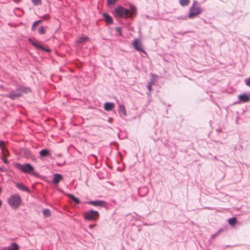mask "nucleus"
<instances>
[{
    "instance_id": "4c0bfd02",
    "label": "nucleus",
    "mask_w": 250,
    "mask_h": 250,
    "mask_svg": "<svg viewBox=\"0 0 250 250\" xmlns=\"http://www.w3.org/2000/svg\"><path fill=\"white\" fill-rule=\"evenodd\" d=\"M2 168H1V167H0V171H2Z\"/></svg>"
},
{
    "instance_id": "bb28decb",
    "label": "nucleus",
    "mask_w": 250,
    "mask_h": 250,
    "mask_svg": "<svg viewBox=\"0 0 250 250\" xmlns=\"http://www.w3.org/2000/svg\"><path fill=\"white\" fill-rule=\"evenodd\" d=\"M117 0H107V3L109 6L114 5Z\"/></svg>"
},
{
    "instance_id": "393cba45",
    "label": "nucleus",
    "mask_w": 250,
    "mask_h": 250,
    "mask_svg": "<svg viewBox=\"0 0 250 250\" xmlns=\"http://www.w3.org/2000/svg\"><path fill=\"white\" fill-rule=\"evenodd\" d=\"M46 31V27L44 26H41L38 30L39 33L41 35L45 34Z\"/></svg>"
},
{
    "instance_id": "c756f323",
    "label": "nucleus",
    "mask_w": 250,
    "mask_h": 250,
    "mask_svg": "<svg viewBox=\"0 0 250 250\" xmlns=\"http://www.w3.org/2000/svg\"><path fill=\"white\" fill-rule=\"evenodd\" d=\"M115 30L120 34H121V28L120 27H116L115 28Z\"/></svg>"
},
{
    "instance_id": "b1692460",
    "label": "nucleus",
    "mask_w": 250,
    "mask_h": 250,
    "mask_svg": "<svg viewBox=\"0 0 250 250\" xmlns=\"http://www.w3.org/2000/svg\"><path fill=\"white\" fill-rule=\"evenodd\" d=\"M88 39V38L87 37H83L79 38V39L77 41V43H82L85 42L86 41H87Z\"/></svg>"
},
{
    "instance_id": "72a5a7b5",
    "label": "nucleus",
    "mask_w": 250,
    "mask_h": 250,
    "mask_svg": "<svg viewBox=\"0 0 250 250\" xmlns=\"http://www.w3.org/2000/svg\"><path fill=\"white\" fill-rule=\"evenodd\" d=\"M42 21V20H38L35 22H36V23L38 24V23H41Z\"/></svg>"
},
{
    "instance_id": "9b49d317",
    "label": "nucleus",
    "mask_w": 250,
    "mask_h": 250,
    "mask_svg": "<svg viewBox=\"0 0 250 250\" xmlns=\"http://www.w3.org/2000/svg\"><path fill=\"white\" fill-rule=\"evenodd\" d=\"M239 100L243 103L248 102L250 101V97L246 94H243L239 96Z\"/></svg>"
},
{
    "instance_id": "20e7f679",
    "label": "nucleus",
    "mask_w": 250,
    "mask_h": 250,
    "mask_svg": "<svg viewBox=\"0 0 250 250\" xmlns=\"http://www.w3.org/2000/svg\"><path fill=\"white\" fill-rule=\"evenodd\" d=\"M21 198L18 194L12 195L8 199L7 202L12 208H17L19 207L21 203Z\"/></svg>"
},
{
    "instance_id": "423d86ee",
    "label": "nucleus",
    "mask_w": 250,
    "mask_h": 250,
    "mask_svg": "<svg viewBox=\"0 0 250 250\" xmlns=\"http://www.w3.org/2000/svg\"><path fill=\"white\" fill-rule=\"evenodd\" d=\"M132 44L133 46V48L137 51L146 53L145 51L142 48V43L139 39H134L132 43Z\"/></svg>"
},
{
    "instance_id": "a211bd4d",
    "label": "nucleus",
    "mask_w": 250,
    "mask_h": 250,
    "mask_svg": "<svg viewBox=\"0 0 250 250\" xmlns=\"http://www.w3.org/2000/svg\"><path fill=\"white\" fill-rule=\"evenodd\" d=\"M39 153L41 157H46L50 155L49 151L46 149L42 150Z\"/></svg>"
},
{
    "instance_id": "cd10ccee",
    "label": "nucleus",
    "mask_w": 250,
    "mask_h": 250,
    "mask_svg": "<svg viewBox=\"0 0 250 250\" xmlns=\"http://www.w3.org/2000/svg\"><path fill=\"white\" fill-rule=\"evenodd\" d=\"M153 83V80H152L147 85V87L148 90H149V92H150L151 90V86Z\"/></svg>"
},
{
    "instance_id": "4468645a",
    "label": "nucleus",
    "mask_w": 250,
    "mask_h": 250,
    "mask_svg": "<svg viewBox=\"0 0 250 250\" xmlns=\"http://www.w3.org/2000/svg\"><path fill=\"white\" fill-rule=\"evenodd\" d=\"M62 179V176L60 174L56 173L54 175L53 182L54 184H58Z\"/></svg>"
},
{
    "instance_id": "39448f33",
    "label": "nucleus",
    "mask_w": 250,
    "mask_h": 250,
    "mask_svg": "<svg viewBox=\"0 0 250 250\" xmlns=\"http://www.w3.org/2000/svg\"><path fill=\"white\" fill-rule=\"evenodd\" d=\"M99 216L100 214L98 211L94 210L93 209H90L88 211H86L83 214L84 219L88 221L96 220Z\"/></svg>"
},
{
    "instance_id": "aec40b11",
    "label": "nucleus",
    "mask_w": 250,
    "mask_h": 250,
    "mask_svg": "<svg viewBox=\"0 0 250 250\" xmlns=\"http://www.w3.org/2000/svg\"><path fill=\"white\" fill-rule=\"evenodd\" d=\"M4 141L1 140L0 141V147L1 149L2 153H3V155L5 156H6V152H7V151L5 150V148L4 146Z\"/></svg>"
},
{
    "instance_id": "2eb2a0df",
    "label": "nucleus",
    "mask_w": 250,
    "mask_h": 250,
    "mask_svg": "<svg viewBox=\"0 0 250 250\" xmlns=\"http://www.w3.org/2000/svg\"><path fill=\"white\" fill-rule=\"evenodd\" d=\"M103 16L104 19L105 21L107 24H112L113 23V20L112 17L106 13H104Z\"/></svg>"
},
{
    "instance_id": "f704fd0d",
    "label": "nucleus",
    "mask_w": 250,
    "mask_h": 250,
    "mask_svg": "<svg viewBox=\"0 0 250 250\" xmlns=\"http://www.w3.org/2000/svg\"><path fill=\"white\" fill-rule=\"evenodd\" d=\"M220 231V230H219V231H218V232L217 233H215V234H213V235H212V237H215L216 236H217V235L218 233V232H219Z\"/></svg>"
},
{
    "instance_id": "6e6552de",
    "label": "nucleus",
    "mask_w": 250,
    "mask_h": 250,
    "mask_svg": "<svg viewBox=\"0 0 250 250\" xmlns=\"http://www.w3.org/2000/svg\"><path fill=\"white\" fill-rule=\"evenodd\" d=\"M21 96V94L20 92L16 91V92H11L9 94H7L6 97H8L13 100H15L18 99Z\"/></svg>"
},
{
    "instance_id": "4be33fe9",
    "label": "nucleus",
    "mask_w": 250,
    "mask_h": 250,
    "mask_svg": "<svg viewBox=\"0 0 250 250\" xmlns=\"http://www.w3.org/2000/svg\"><path fill=\"white\" fill-rule=\"evenodd\" d=\"M228 223L231 226H233L237 223V219L235 217H232L229 219Z\"/></svg>"
},
{
    "instance_id": "5701e85b",
    "label": "nucleus",
    "mask_w": 250,
    "mask_h": 250,
    "mask_svg": "<svg viewBox=\"0 0 250 250\" xmlns=\"http://www.w3.org/2000/svg\"><path fill=\"white\" fill-rule=\"evenodd\" d=\"M42 213L45 217H48L51 215V211L49 209H44Z\"/></svg>"
},
{
    "instance_id": "9d476101",
    "label": "nucleus",
    "mask_w": 250,
    "mask_h": 250,
    "mask_svg": "<svg viewBox=\"0 0 250 250\" xmlns=\"http://www.w3.org/2000/svg\"><path fill=\"white\" fill-rule=\"evenodd\" d=\"M16 187L20 190H21L22 191H26L28 193H30L31 191L30 190L27 188V187L24 186L21 183H15Z\"/></svg>"
},
{
    "instance_id": "f8f14e48",
    "label": "nucleus",
    "mask_w": 250,
    "mask_h": 250,
    "mask_svg": "<svg viewBox=\"0 0 250 250\" xmlns=\"http://www.w3.org/2000/svg\"><path fill=\"white\" fill-rule=\"evenodd\" d=\"M17 91L21 93H27L30 91V89L29 87H25L23 86H20L17 89Z\"/></svg>"
},
{
    "instance_id": "0eeeda50",
    "label": "nucleus",
    "mask_w": 250,
    "mask_h": 250,
    "mask_svg": "<svg viewBox=\"0 0 250 250\" xmlns=\"http://www.w3.org/2000/svg\"><path fill=\"white\" fill-rule=\"evenodd\" d=\"M87 204L101 207H104L107 205L105 202L102 200L90 201L87 202Z\"/></svg>"
},
{
    "instance_id": "c9c22d12",
    "label": "nucleus",
    "mask_w": 250,
    "mask_h": 250,
    "mask_svg": "<svg viewBox=\"0 0 250 250\" xmlns=\"http://www.w3.org/2000/svg\"><path fill=\"white\" fill-rule=\"evenodd\" d=\"M26 155H28V156L30 155V151H27V153H26Z\"/></svg>"
},
{
    "instance_id": "412c9836",
    "label": "nucleus",
    "mask_w": 250,
    "mask_h": 250,
    "mask_svg": "<svg viewBox=\"0 0 250 250\" xmlns=\"http://www.w3.org/2000/svg\"><path fill=\"white\" fill-rule=\"evenodd\" d=\"M189 0H179V2L181 6H188L189 3Z\"/></svg>"
},
{
    "instance_id": "f03ea898",
    "label": "nucleus",
    "mask_w": 250,
    "mask_h": 250,
    "mask_svg": "<svg viewBox=\"0 0 250 250\" xmlns=\"http://www.w3.org/2000/svg\"><path fill=\"white\" fill-rule=\"evenodd\" d=\"M14 166L25 173L32 175L36 177L39 176L38 173L34 172V167L29 163H26L24 165L18 163H14Z\"/></svg>"
},
{
    "instance_id": "a878e982",
    "label": "nucleus",
    "mask_w": 250,
    "mask_h": 250,
    "mask_svg": "<svg viewBox=\"0 0 250 250\" xmlns=\"http://www.w3.org/2000/svg\"><path fill=\"white\" fill-rule=\"evenodd\" d=\"M31 1L34 6H38L42 3V0H31Z\"/></svg>"
},
{
    "instance_id": "7c9ffc66",
    "label": "nucleus",
    "mask_w": 250,
    "mask_h": 250,
    "mask_svg": "<svg viewBox=\"0 0 250 250\" xmlns=\"http://www.w3.org/2000/svg\"><path fill=\"white\" fill-rule=\"evenodd\" d=\"M37 25V24L36 23V22H34L32 25V28H31V30L32 31H34V29H35V26Z\"/></svg>"
},
{
    "instance_id": "58836bf2",
    "label": "nucleus",
    "mask_w": 250,
    "mask_h": 250,
    "mask_svg": "<svg viewBox=\"0 0 250 250\" xmlns=\"http://www.w3.org/2000/svg\"><path fill=\"white\" fill-rule=\"evenodd\" d=\"M1 188H0V193L1 192Z\"/></svg>"
},
{
    "instance_id": "473e14b6",
    "label": "nucleus",
    "mask_w": 250,
    "mask_h": 250,
    "mask_svg": "<svg viewBox=\"0 0 250 250\" xmlns=\"http://www.w3.org/2000/svg\"><path fill=\"white\" fill-rule=\"evenodd\" d=\"M94 226H95V225H92V224L90 225L89 226V228L92 229H93L94 227Z\"/></svg>"
},
{
    "instance_id": "dca6fc26",
    "label": "nucleus",
    "mask_w": 250,
    "mask_h": 250,
    "mask_svg": "<svg viewBox=\"0 0 250 250\" xmlns=\"http://www.w3.org/2000/svg\"><path fill=\"white\" fill-rule=\"evenodd\" d=\"M118 112L119 114L122 113L124 116H125L127 115L126 110L124 104H120L119 106Z\"/></svg>"
},
{
    "instance_id": "ddd939ff",
    "label": "nucleus",
    "mask_w": 250,
    "mask_h": 250,
    "mask_svg": "<svg viewBox=\"0 0 250 250\" xmlns=\"http://www.w3.org/2000/svg\"><path fill=\"white\" fill-rule=\"evenodd\" d=\"M115 105L112 103H105L104 104V109L106 111H111L114 107Z\"/></svg>"
},
{
    "instance_id": "7ed1b4c3",
    "label": "nucleus",
    "mask_w": 250,
    "mask_h": 250,
    "mask_svg": "<svg viewBox=\"0 0 250 250\" xmlns=\"http://www.w3.org/2000/svg\"><path fill=\"white\" fill-rule=\"evenodd\" d=\"M202 12V9L199 3L196 0H194L192 5L189 9V13L188 17L189 19H193Z\"/></svg>"
},
{
    "instance_id": "e433bc0d",
    "label": "nucleus",
    "mask_w": 250,
    "mask_h": 250,
    "mask_svg": "<svg viewBox=\"0 0 250 250\" xmlns=\"http://www.w3.org/2000/svg\"><path fill=\"white\" fill-rule=\"evenodd\" d=\"M1 204H2V202L1 200H0V206L1 205Z\"/></svg>"
},
{
    "instance_id": "f257e3e1",
    "label": "nucleus",
    "mask_w": 250,
    "mask_h": 250,
    "mask_svg": "<svg viewBox=\"0 0 250 250\" xmlns=\"http://www.w3.org/2000/svg\"><path fill=\"white\" fill-rule=\"evenodd\" d=\"M136 13V8L134 6L132 5L129 10L127 9L123 6H119L114 10V16L117 18H131Z\"/></svg>"
},
{
    "instance_id": "2f4dec72",
    "label": "nucleus",
    "mask_w": 250,
    "mask_h": 250,
    "mask_svg": "<svg viewBox=\"0 0 250 250\" xmlns=\"http://www.w3.org/2000/svg\"><path fill=\"white\" fill-rule=\"evenodd\" d=\"M3 162L4 164H8V161L7 159H3Z\"/></svg>"
},
{
    "instance_id": "6ab92c4d",
    "label": "nucleus",
    "mask_w": 250,
    "mask_h": 250,
    "mask_svg": "<svg viewBox=\"0 0 250 250\" xmlns=\"http://www.w3.org/2000/svg\"><path fill=\"white\" fill-rule=\"evenodd\" d=\"M66 195L72 200H73L76 204H79L80 203V200L78 198L75 197L73 194H67Z\"/></svg>"
},
{
    "instance_id": "c85d7f7f",
    "label": "nucleus",
    "mask_w": 250,
    "mask_h": 250,
    "mask_svg": "<svg viewBox=\"0 0 250 250\" xmlns=\"http://www.w3.org/2000/svg\"><path fill=\"white\" fill-rule=\"evenodd\" d=\"M245 84L247 86H250V77L245 79Z\"/></svg>"
},
{
    "instance_id": "f3484780",
    "label": "nucleus",
    "mask_w": 250,
    "mask_h": 250,
    "mask_svg": "<svg viewBox=\"0 0 250 250\" xmlns=\"http://www.w3.org/2000/svg\"><path fill=\"white\" fill-rule=\"evenodd\" d=\"M19 246L16 243H12L11 246L8 247L7 250H19Z\"/></svg>"
},
{
    "instance_id": "1a4fd4ad",
    "label": "nucleus",
    "mask_w": 250,
    "mask_h": 250,
    "mask_svg": "<svg viewBox=\"0 0 250 250\" xmlns=\"http://www.w3.org/2000/svg\"><path fill=\"white\" fill-rule=\"evenodd\" d=\"M29 42H30L37 49H41L43 51H44L45 52H49L50 51V50L49 49H47V48H45V47H44L43 46L39 44V43H36L35 42H34V41H32V39H30L29 40Z\"/></svg>"
}]
</instances>
